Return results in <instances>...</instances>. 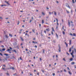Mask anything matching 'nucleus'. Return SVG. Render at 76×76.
<instances>
[{
  "instance_id": "1",
  "label": "nucleus",
  "mask_w": 76,
  "mask_h": 76,
  "mask_svg": "<svg viewBox=\"0 0 76 76\" xmlns=\"http://www.w3.org/2000/svg\"><path fill=\"white\" fill-rule=\"evenodd\" d=\"M58 47L59 48L58 51L59 52H61V48L60 47V45H58Z\"/></svg>"
},
{
  "instance_id": "2",
  "label": "nucleus",
  "mask_w": 76,
  "mask_h": 76,
  "mask_svg": "<svg viewBox=\"0 0 76 76\" xmlns=\"http://www.w3.org/2000/svg\"><path fill=\"white\" fill-rule=\"evenodd\" d=\"M66 6L69 8V9H70V6L69 5V4L68 3L66 4Z\"/></svg>"
},
{
  "instance_id": "3",
  "label": "nucleus",
  "mask_w": 76,
  "mask_h": 76,
  "mask_svg": "<svg viewBox=\"0 0 76 76\" xmlns=\"http://www.w3.org/2000/svg\"><path fill=\"white\" fill-rule=\"evenodd\" d=\"M13 45H17V42H14Z\"/></svg>"
},
{
  "instance_id": "4",
  "label": "nucleus",
  "mask_w": 76,
  "mask_h": 76,
  "mask_svg": "<svg viewBox=\"0 0 76 76\" xmlns=\"http://www.w3.org/2000/svg\"><path fill=\"white\" fill-rule=\"evenodd\" d=\"M68 25L69 26H70V23L69 21H68Z\"/></svg>"
},
{
  "instance_id": "5",
  "label": "nucleus",
  "mask_w": 76,
  "mask_h": 76,
  "mask_svg": "<svg viewBox=\"0 0 76 76\" xmlns=\"http://www.w3.org/2000/svg\"><path fill=\"white\" fill-rule=\"evenodd\" d=\"M12 51L13 52H15L16 53H17V52H16V50H12Z\"/></svg>"
},
{
  "instance_id": "6",
  "label": "nucleus",
  "mask_w": 76,
  "mask_h": 76,
  "mask_svg": "<svg viewBox=\"0 0 76 76\" xmlns=\"http://www.w3.org/2000/svg\"><path fill=\"white\" fill-rule=\"evenodd\" d=\"M53 12L54 13V15H55V16H56L57 15V12L55 11H53Z\"/></svg>"
},
{
  "instance_id": "7",
  "label": "nucleus",
  "mask_w": 76,
  "mask_h": 76,
  "mask_svg": "<svg viewBox=\"0 0 76 76\" xmlns=\"http://www.w3.org/2000/svg\"><path fill=\"white\" fill-rule=\"evenodd\" d=\"M56 20L57 21V25H58V19L56 18Z\"/></svg>"
},
{
  "instance_id": "8",
  "label": "nucleus",
  "mask_w": 76,
  "mask_h": 76,
  "mask_svg": "<svg viewBox=\"0 0 76 76\" xmlns=\"http://www.w3.org/2000/svg\"><path fill=\"white\" fill-rule=\"evenodd\" d=\"M46 30L47 31H50V29L49 28H46Z\"/></svg>"
},
{
  "instance_id": "9",
  "label": "nucleus",
  "mask_w": 76,
  "mask_h": 76,
  "mask_svg": "<svg viewBox=\"0 0 76 76\" xmlns=\"http://www.w3.org/2000/svg\"><path fill=\"white\" fill-rule=\"evenodd\" d=\"M76 1V0H72V2L73 3H75Z\"/></svg>"
},
{
  "instance_id": "10",
  "label": "nucleus",
  "mask_w": 76,
  "mask_h": 76,
  "mask_svg": "<svg viewBox=\"0 0 76 76\" xmlns=\"http://www.w3.org/2000/svg\"><path fill=\"white\" fill-rule=\"evenodd\" d=\"M71 44H72V40H69V45H71Z\"/></svg>"
},
{
  "instance_id": "11",
  "label": "nucleus",
  "mask_w": 76,
  "mask_h": 76,
  "mask_svg": "<svg viewBox=\"0 0 76 76\" xmlns=\"http://www.w3.org/2000/svg\"><path fill=\"white\" fill-rule=\"evenodd\" d=\"M65 44L66 45V47H67L68 46V45L66 43V42H65Z\"/></svg>"
},
{
  "instance_id": "12",
  "label": "nucleus",
  "mask_w": 76,
  "mask_h": 76,
  "mask_svg": "<svg viewBox=\"0 0 76 76\" xmlns=\"http://www.w3.org/2000/svg\"><path fill=\"white\" fill-rule=\"evenodd\" d=\"M5 3H6L7 4H8V5H9V2L7 1H5Z\"/></svg>"
},
{
  "instance_id": "13",
  "label": "nucleus",
  "mask_w": 76,
  "mask_h": 76,
  "mask_svg": "<svg viewBox=\"0 0 76 76\" xmlns=\"http://www.w3.org/2000/svg\"><path fill=\"white\" fill-rule=\"evenodd\" d=\"M68 73H69V75H72V73L70 72V71H68Z\"/></svg>"
},
{
  "instance_id": "14",
  "label": "nucleus",
  "mask_w": 76,
  "mask_h": 76,
  "mask_svg": "<svg viewBox=\"0 0 76 76\" xmlns=\"http://www.w3.org/2000/svg\"><path fill=\"white\" fill-rule=\"evenodd\" d=\"M9 69H12V70H15V68H14L13 67L12 68L10 67L9 68Z\"/></svg>"
},
{
  "instance_id": "15",
  "label": "nucleus",
  "mask_w": 76,
  "mask_h": 76,
  "mask_svg": "<svg viewBox=\"0 0 76 76\" xmlns=\"http://www.w3.org/2000/svg\"><path fill=\"white\" fill-rule=\"evenodd\" d=\"M5 37L6 38H8V36L7 35H5Z\"/></svg>"
},
{
  "instance_id": "16",
  "label": "nucleus",
  "mask_w": 76,
  "mask_h": 76,
  "mask_svg": "<svg viewBox=\"0 0 76 76\" xmlns=\"http://www.w3.org/2000/svg\"><path fill=\"white\" fill-rule=\"evenodd\" d=\"M72 53H71V55H72V56H73V52H74V51L73 50H72Z\"/></svg>"
},
{
  "instance_id": "17",
  "label": "nucleus",
  "mask_w": 76,
  "mask_h": 76,
  "mask_svg": "<svg viewBox=\"0 0 76 76\" xmlns=\"http://www.w3.org/2000/svg\"><path fill=\"white\" fill-rule=\"evenodd\" d=\"M19 23H20L19 21L18 20L17 23L18 25H19Z\"/></svg>"
},
{
  "instance_id": "18",
  "label": "nucleus",
  "mask_w": 76,
  "mask_h": 76,
  "mask_svg": "<svg viewBox=\"0 0 76 76\" xmlns=\"http://www.w3.org/2000/svg\"><path fill=\"white\" fill-rule=\"evenodd\" d=\"M32 31H33V32L35 33V29H32Z\"/></svg>"
},
{
  "instance_id": "19",
  "label": "nucleus",
  "mask_w": 76,
  "mask_h": 76,
  "mask_svg": "<svg viewBox=\"0 0 76 76\" xmlns=\"http://www.w3.org/2000/svg\"><path fill=\"white\" fill-rule=\"evenodd\" d=\"M73 36H74V37H76V34L75 33H73Z\"/></svg>"
},
{
  "instance_id": "20",
  "label": "nucleus",
  "mask_w": 76,
  "mask_h": 76,
  "mask_svg": "<svg viewBox=\"0 0 76 76\" xmlns=\"http://www.w3.org/2000/svg\"><path fill=\"white\" fill-rule=\"evenodd\" d=\"M70 61H73V58H71L69 59Z\"/></svg>"
},
{
  "instance_id": "21",
  "label": "nucleus",
  "mask_w": 76,
  "mask_h": 76,
  "mask_svg": "<svg viewBox=\"0 0 76 76\" xmlns=\"http://www.w3.org/2000/svg\"><path fill=\"white\" fill-rule=\"evenodd\" d=\"M42 52L43 53H45V50H44V49L42 50Z\"/></svg>"
},
{
  "instance_id": "22",
  "label": "nucleus",
  "mask_w": 76,
  "mask_h": 76,
  "mask_svg": "<svg viewBox=\"0 0 76 76\" xmlns=\"http://www.w3.org/2000/svg\"><path fill=\"white\" fill-rule=\"evenodd\" d=\"M1 7H3V6H6V5H2L1 6Z\"/></svg>"
},
{
  "instance_id": "23",
  "label": "nucleus",
  "mask_w": 76,
  "mask_h": 76,
  "mask_svg": "<svg viewBox=\"0 0 76 76\" xmlns=\"http://www.w3.org/2000/svg\"><path fill=\"white\" fill-rule=\"evenodd\" d=\"M52 31H54V32L55 31H54V28L53 27H52Z\"/></svg>"
},
{
  "instance_id": "24",
  "label": "nucleus",
  "mask_w": 76,
  "mask_h": 76,
  "mask_svg": "<svg viewBox=\"0 0 76 76\" xmlns=\"http://www.w3.org/2000/svg\"><path fill=\"white\" fill-rule=\"evenodd\" d=\"M9 35L10 36V37H12V35L9 34Z\"/></svg>"
},
{
  "instance_id": "25",
  "label": "nucleus",
  "mask_w": 76,
  "mask_h": 76,
  "mask_svg": "<svg viewBox=\"0 0 76 76\" xmlns=\"http://www.w3.org/2000/svg\"><path fill=\"white\" fill-rule=\"evenodd\" d=\"M56 37L58 38V35H57V33H56Z\"/></svg>"
},
{
  "instance_id": "26",
  "label": "nucleus",
  "mask_w": 76,
  "mask_h": 76,
  "mask_svg": "<svg viewBox=\"0 0 76 76\" xmlns=\"http://www.w3.org/2000/svg\"><path fill=\"white\" fill-rule=\"evenodd\" d=\"M62 33L64 35H65V32L64 31H62Z\"/></svg>"
},
{
  "instance_id": "27",
  "label": "nucleus",
  "mask_w": 76,
  "mask_h": 76,
  "mask_svg": "<svg viewBox=\"0 0 76 76\" xmlns=\"http://www.w3.org/2000/svg\"><path fill=\"white\" fill-rule=\"evenodd\" d=\"M72 51V50H71V48H69V52H71Z\"/></svg>"
},
{
  "instance_id": "28",
  "label": "nucleus",
  "mask_w": 76,
  "mask_h": 76,
  "mask_svg": "<svg viewBox=\"0 0 76 76\" xmlns=\"http://www.w3.org/2000/svg\"><path fill=\"white\" fill-rule=\"evenodd\" d=\"M2 69H3V70H6L5 69V68H4V67H2Z\"/></svg>"
},
{
  "instance_id": "29",
  "label": "nucleus",
  "mask_w": 76,
  "mask_h": 76,
  "mask_svg": "<svg viewBox=\"0 0 76 76\" xmlns=\"http://www.w3.org/2000/svg\"><path fill=\"white\" fill-rule=\"evenodd\" d=\"M4 55L6 56H9V55L6 54H4Z\"/></svg>"
},
{
  "instance_id": "30",
  "label": "nucleus",
  "mask_w": 76,
  "mask_h": 76,
  "mask_svg": "<svg viewBox=\"0 0 76 76\" xmlns=\"http://www.w3.org/2000/svg\"><path fill=\"white\" fill-rule=\"evenodd\" d=\"M42 15H45V14H44V12H42Z\"/></svg>"
},
{
  "instance_id": "31",
  "label": "nucleus",
  "mask_w": 76,
  "mask_h": 76,
  "mask_svg": "<svg viewBox=\"0 0 76 76\" xmlns=\"http://www.w3.org/2000/svg\"><path fill=\"white\" fill-rule=\"evenodd\" d=\"M75 64V62H73L71 63V64Z\"/></svg>"
},
{
  "instance_id": "32",
  "label": "nucleus",
  "mask_w": 76,
  "mask_h": 76,
  "mask_svg": "<svg viewBox=\"0 0 76 76\" xmlns=\"http://www.w3.org/2000/svg\"><path fill=\"white\" fill-rule=\"evenodd\" d=\"M44 20H42V24H43V23H44Z\"/></svg>"
},
{
  "instance_id": "33",
  "label": "nucleus",
  "mask_w": 76,
  "mask_h": 76,
  "mask_svg": "<svg viewBox=\"0 0 76 76\" xmlns=\"http://www.w3.org/2000/svg\"><path fill=\"white\" fill-rule=\"evenodd\" d=\"M51 34H52V35H53V32L52 31H51Z\"/></svg>"
},
{
  "instance_id": "34",
  "label": "nucleus",
  "mask_w": 76,
  "mask_h": 76,
  "mask_svg": "<svg viewBox=\"0 0 76 76\" xmlns=\"http://www.w3.org/2000/svg\"><path fill=\"white\" fill-rule=\"evenodd\" d=\"M41 71L42 72H43V73H44V70L42 69Z\"/></svg>"
},
{
  "instance_id": "35",
  "label": "nucleus",
  "mask_w": 76,
  "mask_h": 76,
  "mask_svg": "<svg viewBox=\"0 0 76 76\" xmlns=\"http://www.w3.org/2000/svg\"><path fill=\"white\" fill-rule=\"evenodd\" d=\"M66 11L67 13H70V12H69V11H68V10H66Z\"/></svg>"
},
{
  "instance_id": "36",
  "label": "nucleus",
  "mask_w": 76,
  "mask_h": 76,
  "mask_svg": "<svg viewBox=\"0 0 76 76\" xmlns=\"http://www.w3.org/2000/svg\"><path fill=\"white\" fill-rule=\"evenodd\" d=\"M2 51H5V49L4 48H3V49H2Z\"/></svg>"
},
{
  "instance_id": "37",
  "label": "nucleus",
  "mask_w": 76,
  "mask_h": 76,
  "mask_svg": "<svg viewBox=\"0 0 76 76\" xmlns=\"http://www.w3.org/2000/svg\"><path fill=\"white\" fill-rule=\"evenodd\" d=\"M52 75H53V76H55V73H53L52 74Z\"/></svg>"
},
{
  "instance_id": "38",
  "label": "nucleus",
  "mask_w": 76,
  "mask_h": 76,
  "mask_svg": "<svg viewBox=\"0 0 76 76\" xmlns=\"http://www.w3.org/2000/svg\"><path fill=\"white\" fill-rule=\"evenodd\" d=\"M69 35H71V36H73V34H72V33L70 34Z\"/></svg>"
},
{
  "instance_id": "39",
  "label": "nucleus",
  "mask_w": 76,
  "mask_h": 76,
  "mask_svg": "<svg viewBox=\"0 0 76 76\" xmlns=\"http://www.w3.org/2000/svg\"><path fill=\"white\" fill-rule=\"evenodd\" d=\"M11 51V50H10L9 49H8L7 50V51Z\"/></svg>"
},
{
  "instance_id": "40",
  "label": "nucleus",
  "mask_w": 76,
  "mask_h": 76,
  "mask_svg": "<svg viewBox=\"0 0 76 76\" xmlns=\"http://www.w3.org/2000/svg\"><path fill=\"white\" fill-rule=\"evenodd\" d=\"M53 42H54V43H56V42L55 40H53Z\"/></svg>"
},
{
  "instance_id": "41",
  "label": "nucleus",
  "mask_w": 76,
  "mask_h": 76,
  "mask_svg": "<svg viewBox=\"0 0 76 76\" xmlns=\"http://www.w3.org/2000/svg\"><path fill=\"white\" fill-rule=\"evenodd\" d=\"M49 15H51V12H49Z\"/></svg>"
},
{
  "instance_id": "42",
  "label": "nucleus",
  "mask_w": 76,
  "mask_h": 76,
  "mask_svg": "<svg viewBox=\"0 0 76 76\" xmlns=\"http://www.w3.org/2000/svg\"><path fill=\"white\" fill-rule=\"evenodd\" d=\"M17 48L19 49V46H18V45L17 46Z\"/></svg>"
},
{
  "instance_id": "43",
  "label": "nucleus",
  "mask_w": 76,
  "mask_h": 76,
  "mask_svg": "<svg viewBox=\"0 0 76 76\" xmlns=\"http://www.w3.org/2000/svg\"><path fill=\"white\" fill-rule=\"evenodd\" d=\"M0 55H1V56H3V54H2L1 53H0Z\"/></svg>"
},
{
  "instance_id": "44",
  "label": "nucleus",
  "mask_w": 76,
  "mask_h": 76,
  "mask_svg": "<svg viewBox=\"0 0 76 76\" xmlns=\"http://www.w3.org/2000/svg\"><path fill=\"white\" fill-rule=\"evenodd\" d=\"M63 60L64 61H66V60L65 59H64V58H63Z\"/></svg>"
},
{
  "instance_id": "45",
  "label": "nucleus",
  "mask_w": 76,
  "mask_h": 76,
  "mask_svg": "<svg viewBox=\"0 0 76 76\" xmlns=\"http://www.w3.org/2000/svg\"><path fill=\"white\" fill-rule=\"evenodd\" d=\"M0 19H3V18L1 17H0Z\"/></svg>"
},
{
  "instance_id": "46",
  "label": "nucleus",
  "mask_w": 76,
  "mask_h": 76,
  "mask_svg": "<svg viewBox=\"0 0 76 76\" xmlns=\"http://www.w3.org/2000/svg\"><path fill=\"white\" fill-rule=\"evenodd\" d=\"M32 20H30V23H31V22H32Z\"/></svg>"
},
{
  "instance_id": "47",
  "label": "nucleus",
  "mask_w": 76,
  "mask_h": 76,
  "mask_svg": "<svg viewBox=\"0 0 76 76\" xmlns=\"http://www.w3.org/2000/svg\"><path fill=\"white\" fill-rule=\"evenodd\" d=\"M67 69L68 70H70V69H69V67H67Z\"/></svg>"
},
{
  "instance_id": "48",
  "label": "nucleus",
  "mask_w": 76,
  "mask_h": 76,
  "mask_svg": "<svg viewBox=\"0 0 76 76\" xmlns=\"http://www.w3.org/2000/svg\"><path fill=\"white\" fill-rule=\"evenodd\" d=\"M6 74H7V75H8V76H9V74L8 73H7Z\"/></svg>"
},
{
  "instance_id": "49",
  "label": "nucleus",
  "mask_w": 76,
  "mask_h": 76,
  "mask_svg": "<svg viewBox=\"0 0 76 76\" xmlns=\"http://www.w3.org/2000/svg\"><path fill=\"white\" fill-rule=\"evenodd\" d=\"M66 54L68 55V56H69V53L67 52H66Z\"/></svg>"
},
{
  "instance_id": "50",
  "label": "nucleus",
  "mask_w": 76,
  "mask_h": 76,
  "mask_svg": "<svg viewBox=\"0 0 76 76\" xmlns=\"http://www.w3.org/2000/svg\"><path fill=\"white\" fill-rule=\"evenodd\" d=\"M46 9H47V10H48V9H49V8L47 7Z\"/></svg>"
},
{
  "instance_id": "51",
  "label": "nucleus",
  "mask_w": 76,
  "mask_h": 76,
  "mask_svg": "<svg viewBox=\"0 0 76 76\" xmlns=\"http://www.w3.org/2000/svg\"><path fill=\"white\" fill-rule=\"evenodd\" d=\"M20 60H22V58H21V57H20Z\"/></svg>"
},
{
  "instance_id": "52",
  "label": "nucleus",
  "mask_w": 76,
  "mask_h": 76,
  "mask_svg": "<svg viewBox=\"0 0 76 76\" xmlns=\"http://www.w3.org/2000/svg\"><path fill=\"white\" fill-rule=\"evenodd\" d=\"M74 51L75 52L76 51V50L75 49H74Z\"/></svg>"
},
{
  "instance_id": "53",
  "label": "nucleus",
  "mask_w": 76,
  "mask_h": 76,
  "mask_svg": "<svg viewBox=\"0 0 76 76\" xmlns=\"http://www.w3.org/2000/svg\"><path fill=\"white\" fill-rule=\"evenodd\" d=\"M39 60L40 61H41V60H42V59H41V58H39Z\"/></svg>"
},
{
  "instance_id": "54",
  "label": "nucleus",
  "mask_w": 76,
  "mask_h": 76,
  "mask_svg": "<svg viewBox=\"0 0 76 76\" xmlns=\"http://www.w3.org/2000/svg\"><path fill=\"white\" fill-rule=\"evenodd\" d=\"M73 47H74V46H72L71 47V49H73Z\"/></svg>"
},
{
  "instance_id": "55",
  "label": "nucleus",
  "mask_w": 76,
  "mask_h": 76,
  "mask_svg": "<svg viewBox=\"0 0 76 76\" xmlns=\"http://www.w3.org/2000/svg\"><path fill=\"white\" fill-rule=\"evenodd\" d=\"M31 19H34V17H32Z\"/></svg>"
},
{
  "instance_id": "56",
  "label": "nucleus",
  "mask_w": 76,
  "mask_h": 76,
  "mask_svg": "<svg viewBox=\"0 0 76 76\" xmlns=\"http://www.w3.org/2000/svg\"><path fill=\"white\" fill-rule=\"evenodd\" d=\"M10 50H12V48L11 47H10Z\"/></svg>"
},
{
  "instance_id": "57",
  "label": "nucleus",
  "mask_w": 76,
  "mask_h": 76,
  "mask_svg": "<svg viewBox=\"0 0 76 76\" xmlns=\"http://www.w3.org/2000/svg\"><path fill=\"white\" fill-rule=\"evenodd\" d=\"M64 71L65 72H66V70L65 69L64 70Z\"/></svg>"
},
{
  "instance_id": "58",
  "label": "nucleus",
  "mask_w": 76,
  "mask_h": 76,
  "mask_svg": "<svg viewBox=\"0 0 76 76\" xmlns=\"http://www.w3.org/2000/svg\"><path fill=\"white\" fill-rule=\"evenodd\" d=\"M0 51L1 52H3V51L2 50H0Z\"/></svg>"
},
{
  "instance_id": "59",
  "label": "nucleus",
  "mask_w": 76,
  "mask_h": 76,
  "mask_svg": "<svg viewBox=\"0 0 76 76\" xmlns=\"http://www.w3.org/2000/svg\"><path fill=\"white\" fill-rule=\"evenodd\" d=\"M71 26H74V25H73V24H71Z\"/></svg>"
},
{
  "instance_id": "60",
  "label": "nucleus",
  "mask_w": 76,
  "mask_h": 76,
  "mask_svg": "<svg viewBox=\"0 0 76 76\" xmlns=\"http://www.w3.org/2000/svg\"><path fill=\"white\" fill-rule=\"evenodd\" d=\"M34 47H35V48H37V46L35 45V46Z\"/></svg>"
},
{
  "instance_id": "61",
  "label": "nucleus",
  "mask_w": 76,
  "mask_h": 76,
  "mask_svg": "<svg viewBox=\"0 0 76 76\" xmlns=\"http://www.w3.org/2000/svg\"><path fill=\"white\" fill-rule=\"evenodd\" d=\"M37 74L38 75H39V72H37Z\"/></svg>"
},
{
  "instance_id": "62",
  "label": "nucleus",
  "mask_w": 76,
  "mask_h": 76,
  "mask_svg": "<svg viewBox=\"0 0 76 76\" xmlns=\"http://www.w3.org/2000/svg\"><path fill=\"white\" fill-rule=\"evenodd\" d=\"M1 47H2V48H4V46H3V45H2V46H1Z\"/></svg>"
},
{
  "instance_id": "63",
  "label": "nucleus",
  "mask_w": 76,
  "mask_h": 76,
  "mask_svg": "<svg viewBox=\"0 0 76 76\" xmlns=\"http://www.w3.org/2000/svg\"><path fill=\"white\" fill-rule=\"evenodd\" d=\"M71 23H73V22H72V20L71 21Z\"/></svg>"
},
{
  "instance_id": "64",
  "label": "nucleus",
  "mask_w": 76,
  "mask_h": 76,
  "mask_svg": "<svg viewBox=\"0 0 76 76\" xmlns=\"http://www.w3.org/2000/svg\"><path fill=\"white\" fill-rule=\"evenodd\" d=\"M75 69H76V65H75Z\"/></svg>"
}]
</instances>
